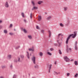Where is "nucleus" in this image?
Listing matches in <instances>:
<instances>
[{
    "mask_svg": "<svg viewBox=\"0 0 78 78\" xmlns=\"http://www.w3.org/2000/svg\"><path fill=\"white\" fill-rule=\"evenodd\" d=\"M48 33L49 34V37H51V31L50 30L48 31Z\"/></svg>",
    "mask_w": 78,
    "mask_h": 78,
    "instance_id": "obj_12",
    "label": "nucleus"
},
{
    "mask_svg": "<svg viewBox=\"0 0 78 78\" xmlns=\"http://www.w3.org/2000/svg\"><path fill=\"white\" fill-rule=\"evenodd\" d=\"M42 20V16H39V21H41Z\"/></svg>",
    "mask_w": 78,
    "mask_h": 78,
    "instance_id": "obj_26",
    "label": "nucleus"
},
{
    "mask_svg": "<svg viewBox=\"0 0 78 78\" xmlns=\"http://www.w3.org/2000/svg\"><path fill=\"white\" fill-rule=\"evenodd\" d=\"M14 31H16V29H14Z\"/></svg>",
    "mask_w": 78,
    "mask_h": 78,
    "instance_id": "obj_56",
    "label": "nucleus"
},
{
    "mask_svg": "<svg viewBox=\"0 0 78 78\" xmlns=\"http://www.w3.org/2000/svg\"><path fill=\"white\" fill-rule=\"evenodd\" d=\"M21 15L22 17H25V16H24V13H21Z\"/></svg>",
    "mask_w": 78,
    "mask_h": 78,
    "instance_id": "obj_24",
    "label": "nucleus"
},
{
    "mask_svg": "<svg viewBox=\"0 0 78 78\" xmlns=\"http://www.w3.org/2000/svg\"><path fill=\"white\" fill-rule=\"evenodd\" d=\"M75 50H78V47H77V46H75Z\"/></svg>",
    "mask_w": 78,
    "mask_h": 78,
    "instance_id": "obj_35",
    "label": "nucleus"
},
{
    "mask_svg": "<svg viewBox=\"0 0 78 78\" xmlns=\"http://www.w3.org/2000/svg\"><path fill=\"white\" fill-rule=\"evenodd\" d=\"M24 22H26V20H24Z\"/></svg>",
    "mask_w": 78,
    "mask_h": 78,
    "instance_id": "obj_49",
    "label": "nucleus"
},
{
    "mask_svg": "<svg viewBox=\"0 0 78 78\" xmlns=\"http://www.w3.org/2000/svg\"><path fill=\"white\" fill-rule=\"evenodd\" d=\"M29 51H34V49H31V48H30L29 49Z\"/></svg>",
    "mask_w": 78,
    "mask_h": 78,
    "instance_id": "obj_21",
    "label": "nucleus"
},
{
    "mask_svg": "<svg viewBox=\"0 0 78 78\" xmlns=\"http://www.w3.org/2000/svg\"><path fill=\"white\" fill-rule=\"evenodd\" d=\"M59 54H60V55H61V54H62V52H61V50H59Z\"/></svg>",
    "mask_w": 78,
    "mask_h": 78,
    "instance_id": "obj_31",
    "label": "nucleus"
},
{
    "mask_svg": "<svg viewBox=\"0 0 78 78\" xmlns=\"http://www.w3.org/2000/svg\"><path fill=\"white\" fill-rule=\"evenodd\" d=\"M74 34H72L70 35L68 37L66 41V43L67 44H68L69 43V40L70 39V37H72L73 38H75V37L76 36V34H77V32L76 31L74 32Z\"/></svg>",
    "mask_w": 78,
    "mask_h": 78,
    "instance_id": "obj_1",
    "label": "nucleus"
},
{
    "mask_svg": "<svg viewBox=\"0 0 78 78\" xmlns=\"http://www.w3.org/2000/svg\"><path fill=\"white\" fill-rule=\"evenodd\" d=\"M20 58H21V59H20ZM20 58L19 57L17 59H16L15 60V62H21L23 60V59L24 58V56L23 55H20Z\"/></svg>",
    "mask_w": 78,
    "mask_h": 78,
    "instance_id": "obj_2",
    "label": "nucleus"
},
{
    "mask_svg": "<svg viewBox=\"0 0 78 78\" xmlns=\"http://www.w3.org/2000/svg\"><path fill=\"white\" fill-rule=\"evenodd\" d=\"M55 64L56 65L57 64V63L55 62Z\"/></svg>",
    "mask_w": 78,
    "mask_h": 78,
    "instance_id": "obj_50",
    "label": "nucleus"
},
{
    "mask_svg": "<svg viewBox=\"0 0 78 78\" xmlns=\"http://www.w3.org/2000/svg\"><path fill=\"white\" fill-rule=\"evenodd\" d=\"M20 48V46H18L17 47H16V49H18V48Z\"/></svg>",
    "mask_w": 78,
    "mask_h": 78,
    "instance_id": "obj_30",
    "label": "nucleus"
},
{
    "mask_svg": "<svg viewBox=\"0 0 78 78\" xmlns=\"http://www.w3.org/2000/svg\"><path fill=\"white\" fill-rule=\"evenodd\" d=\"M78 74L76 73V75H75V78H77V77H78Z\"/></svg>",
    "mask_w": 78,
    "mask_h": 78,
    "instance_id": "obj_27",
    "label": "nucleus"
},
{
    "mask_svg": "<svg viewBox=\"0 0 78 78\" xmlns=\"http://www.w3.org/2000/svg\"><path fill=\"white\" fill-rule=\"evenodd\" d=\"M30 19H32V13H31L30 14Z\"/></svg>",
    "mask_w": 78,
    "mask_h": 78,
    "instance_id": "obj_33",
    "label": "nucleus"
},
{
    "mask_svg": "<svg viewBox=\"0 0 78 78\" xmlns=\"http://www.w3.org/2000/svg\"><path fill=\"white\" fill-rule=\"evenodd\" d=\"M27 58H28V59H30V56H29V53H28V51H27Z\"/></svg>",
    "mask_w": 78,
    "mask_h": 78,
    "instance_id": "obj_10",
    "label": "nucleus"
},
{
    "mask_svg": "<svg viewBox=\"0 0 78 78\" xmlns=\"http://www.w3.org/2000/svg\"><path fill=\"white\" fill-rule=\"evenodd\" d=\"M60 36H63L64 35L62 34V33L59 34L58 35V36H57L58 39H59V37H60Z\"/></svg>",
    "mask_w": 78,
    "mask_h": 78,
    "instance_id": "obj_6",
    "label": "nucleus"
},
{
    "mask_svg": "<svg viewBox=\"0 0 78 78\" xmlns=\"http://www.w3.org/2000/svg\"><path fill=\"white\" fill-rule=\"evenodd\" d=\"M50 70L51 69H49V71H48L49 73H50Z\"/></svg>",
    "mask_w": 78,
    "mask_h": 78,
    "instance_id": "obj_48",
    "label": "nucleus"
},
{
    "mask_svg": "<svg viewBox=\"0 0 78 78\" xmlns=\"http://www.w3.org/2000/svg\"><path fill=\"white\" fill-rule=\"evenodd\" d=\"M47 54L48 55H49L50 56H51L52 55V54L51 53H50V52H47Z\"/></svg>",
    "mask_w": 78,
    "mask_h": 78,
    "instance_id": "obj_14",
    "label": "nucleus"
},
{
    "mask_svg": "<svg viewBox=\"0 0 78 78\" xmlns=\"http://www.w3.org/2000/svg\"><path fill=\"white\" fill-rule=\"evenodd\" d=\"M38 8L37 7H34L33 9H32V10H33L34 9H37Z\"/></svg>",
    "mask_w": 78,
    "mask_h": 78,
    "instance_id": "obj_13",
    "label": "nucleus"
},
{
    "mask_svg": "<svg viewBox=\"0 0 78 78\" xmlns=\"http://www.w3.org/2000/svg\"><path fill=\"white\" fill-rule=\"evenodd\" d=\"M30 55H31V54H30Z\"/></svg>",
    "mask_w": 78,
    "mask_h": 78,
    "instance_id": "obj_58",
    "label": "nucleus"
},
{
    "mask_svg": "<svg viewBox=\"0 0 78 78\" xmlns=\"http://www.w3.org/2000/svg\"><path fill=\"white\" fill-rule=\"evenodd\" d=\"M31 3L33 5V6H34V5H35V4H34V3L33 1H31Z\"/></svg>",
    "mask_w": 78,
    "mask_h": 78,
    "instance_id": "obj_28",
    "label": "nucleus"
},
{
    "mask_svg": "<svg viewBox=\"0 0 78 78\" xmlns=\"http://www.w3.org/2000/svg\"><path fill=\"white\" fill-rule=\"evenodd\" d=\"M35 59H36L35 57H33L31 59L33 62L34 63V64H36V62H35Z\"/></svg>",
    "mask_w": 78,
    "mask_h": 78,
    "instance_id": "obj_4",
    "label": "nucleus"
},
{
    "mask_svg": "<svg viewBox=\"0 0 78 78\" xmlns=\"http://www.w3.org/2000/svg\"><path fill=\"white\" fill-rule=\"evenodd\" d=\"M66 50L67 53H69V50H70V51H71V50H72V48H69V46L67 45Z\"/></svg>",
    "mask_w": 78,
    "mask_h": 78,
    "instance_id": "obj_5",
    "label": "nucleus"
},
{
    "mask_svg": "<svg viewBox=\"0 0 78 78\" xmlns=\"http://www.w3.org/2000/svg\"><path fill=\"white\" fill-rule=\"evenodd\" d=\"M5 6L6 8H8L9 7V5L8 3V2H6L5 4Z\"/></svg>",
    "mask_w": 78,
    "mask_h": 78,
    "instance_id": "obj_7",
    "label": "nucleus"
},
{
    "mask_svg": "<svg viewBox=\"0 0 78 78\" xmlns=\"http://www.w3.org/2000/svg\"><path fill=\"white\" fill-rule=\"evenodd\" d=\"M52 18V16H49L47 18V20H50Z\"/></svg>",
    "mask_w": 78,
    "mask_h": 78,
    "instance_id": "obj_8",
    "label": "nucleus"
},
{
    "mask_svg": "<svg viewBox=\"0 0 78 78\" xmlns=\"http://www.w3.org/2000/svg\"><path fill=\"white\" fill-rule=\"evenodd\" d=\"M12 65L10 66V68H12Z\"/></svg>",
    "mask_w": 78,
    "mask_h": 78,
    "instance_id": "obj_46",
    "label": "nucleus"
},
{
    "mask_svg": "<svg viewBox=\"0 0 78 78\" xmlns=\"http://www.w3.org/2000/svg\"><path fill=\"white\" fill-rule=\"evenodd\" d=\"M36 28L37 29H39V26H37V27H36Z\"/></svg>",
    "mask_w": 78,
    "mask_h": 78,
    "instance_id": "obj_39",
    "label": "nucleus"
},
{
    "mask_svg": "<svg viewBox=\"0 0 78 78\" xmlns=\"http://www.w3.org/2000/svg\"><path fill=\"white\" fill-rule=\"evenodd\" d=\"M51 66H52L51 65H50L49 69H50V70H51Z\"/></svg>",
    "mask_w": 78,
    "mask_h": 78,
    "instance_id": "obj_36",
    "label": "nucleus"
},
{
    "mask_svg": "<svg viewBox=\"0 0 78 78\" xmlns=\"http://www.w3.org/2000/svg\"><path fill=\"white\" fill-rule=\"evenodd\" d=\"M28 37L29 39H31V38H32V37H31V35H28Z\"/></svg>",
    "mask_w": 78,
    "mask_h": 78,
    "instance_id": "obj_20",
    "label": "nucleus"
},
{
    "mask_svg": "<svg viewBox=\"0 0 78 78\" xmlns=\"http://www.w3.org/2000/svg\"><path fill=\"white\" fill-rule=\"evenodd\" d=\"M23 31L24 32V33H27V30H25V29H23Z\"/></svg>",
    "mask_w": 78,
    "mask_h": 78,
    "instance_id": "obj_17",
    "label": "nucleus"
},
{
    "mask_svg": "<svg viewBox=\"0 0 78 78\" xmlns=\"http://www.w3.org/2000/svg\"><path fill=\"white\" fill-rule=\"evenodd\" d=\"M2 26H0V29H2Z\"/></svg>",
    "mask_w": 78,
    "mask_h": 78,
    "instance_id": "obj_44",
    "label": "nucleus"
},
{
    "mask_svg": "<svg viewBox=\"0 0 78 78\" xmlns=\"http://www.w3.org/2000/svg\"><path fill=\"white\" fill-rule=\"evenodd\" d=\"M7 58L9 59H10L11 58V55H8L7 56Z\"/></svg>",
    "mask_w": 78,
    "mask_h": 78,
    "instance_id": "obj_9",
    "label": "nucleus"
},
{
    "mask_svg": "<svg viewBox=\"0 0 78 78\" xmlns=\"http://www.w3.org/2000/svg\"><path fill=\"white\" fill-rule=\"evenodd\" d=\"M77 41H76V42L75 43V46H77Z\"/></svg>",
    "mask_w": 78,
    "mask_h": 78,
    "instance_id": "obj_38",
    "label": "nucleus"
},
{
    "mask_svg": "<svg viewBox=\"0 0 78 78\" xmlns=\"http://www.w3.org/2000/svg\"><path fill=\"white\" fill-rule=\"evenodd\" d=\"M53 50H54V49H53V48H52L50 49V51H53Z\"/></svg>",
    "mask_w": 78,
    "mask_h": 78,
    "instance_id": "obj_34",
    "label": "nucleus"
},
{
    "mask_svg": "<svg viewBox=\"0 0 78 78\" xmlns=\"http://www.w3.org/2000/svg\"><path fill=\"white\" fill-rule=\"evenodd\" d=\"M45 14H47V13L46 12H45Z\"/></svg>",
    "mask_w": 78,
    "mask_h": 78,
    "instance_id": "obj_55",
    "label": "nucleus"
},
{
    "mask_svg": "<svg viewBox=\"0 0 78 78\" xmlns=\"http://www.w3.org/2000/svg\"><path fill=\"white\" fill-rule=\"evenodd\" d=\"M70 73H67V76H69V75H70Z\"/></svg>",
    "mask_w": 78,
    "mask_h": 78,
    "instance_id": "obj_37",
    "label": "nucleus"
},
{
    "mask_svg": "<svg viewBox=\"0 0 78 78\" xmlns=\"http://www.w3.org/2000/svg\"><path fill=\"white\" fill-rule=\"evenodd\" d=\"M65 0V1H67V0Z\"/></svg>",
    "mask_w": 78,
    "mask_h": 78,
    "instance_id": "obj_57",
    "label": "nucleus"
},
{
    "mask_svg": "<svg viewBox=\"0 0 78 78\" xmlns=\"http://www.w3.org/2000/svg\"><path fill=\"white\" fill-rule=\"evenodd\" d=\"M54 73L55 75H58V74H60V73H57L56 72L54 71Z\"/></svg>",
    "mask_w": 78,
    "mask_h": 78,
    "instance_id": "obj_11",
    "label": "nucleus"
},
{
    "mask_svg": "<svg viewBox=\"0 0 78 78\" xmlns=\"http://www.w3.org/2000/svg\"><path fill=\"white\" fill-rule=\"evenodd\" d=\"M13 78H16V75L14 74L13 76Z\"/></svg>",
    "mask_w": 78,
    "mask_h": 78,
    "instance_id": "obj_29",
    "label": "nucleus"
},
{
    "mask_svg": "<svg viewBox=\"0 0 78 78\" xmlns=\"http://www.w3.org/2000/svg\"><path fill=\"white\" fill-rule=\"evenodd\" d=\"M2 20H0V23H2Z\"/></svg>",
    "mask_w": 78,
    "mask_h": 78,
    "instance_id": "obj_52",
    "label": "nucleus"
},
{
    "mask_svg": "<svg viewBox=\"0 0 78 78\" xmlns=\"http://www.w3.org/2000/svg\"><path fill=\"white\" fill-rule=\"evenodd\" d=\"M64 10L65 11H67V7H65L64 8Z\"/></svg>",
    "mask_w": 78,
    "mask_h": 78,
    "instance_id": "obj_32",
    "label": "nucleus"
},
{
    "mask_svg": "<svg viewBox=\"0 0 78 78\" xmlns=\"http://www.w3.org/2000/svg\"><path fill=\"white\" fill-rule=\"evenodd\" d=\"M38 20H39V16H38Z\"/></svg>",
    "mask_w": 78,
    "mask_h": 78,
    "instance_id": "obj_53",
    "label": "nucleus"
},
{
    "mask_svg": "<svg viewBox=\"0 0 78 78\" xmlns=\"http://www.w3.org/2000/svg\"><path fill=\"white\" fill-rule=\"evenodd\" d=\"M61 41H62L63 39V38H61Z\"/></svg>",
    "mask_w": 78,
    "mask_h": 78,
    "instance_id": "obj_47",
    "label": "nucleus"
},
{
    "mask_svg": "<svg viewBox=\"0 0 78 78\" xmlns=\"http://www.w3.org/2000/svg\"><path fill=\"white\" fill-rule=\"evenodd\" d=\"M38 4L39 5V1L38 2Z\"/></svg>",
    "mask_w": 78,
    "mask_h": 78,
    "instance_id": "obj_54",
    "label": "nucleus"
},
{
    "mask_svg": "<svg viewBox=\"0 0 78 78\" xmlns=\"http://www.w3.org/2000/svg\"><path fill=\"white\" fill-rule=\"evenodd\" d=\"M71 61H73V60L72 59V60H71Z\"/></svg>",
    "mask_w": 78,
    "mask_h": 78,
    "instance_id": "obj_51",
    "label": "nucleus"
},
{
    "mask_svg": "<svg viewBox=\"0 0 78 78\" xmlns=\"http://www.w3.org/2000/svg\"><path fill=\"white\" fill-rule=\"evenodd\" d=\"M67 22H68V23H69V20H67Z\"/></svg>",
    "mask_w": 78,
    "mask_h": 78,
    "instance_id": "obj_45",
    "label": "nucleus"
},
{
    "mask_svg": "<svg viewBox=\"0 0 78 78\" xmlns=\"http://www.w3.org/2000/svg\"><path fill=\"white\" fill-rule=\"evenodd\" d=\"M12 27V24H10V27Z\"/></svg>",
    "mask_w": 78,
    "mask_h": 78,
    "instance_id": "obj_42",
    "label": "nucleus"
},
{
    "mask_svg": "<svg viewBox=\"0 0 78 78\" xmlns=\"http://www.w3.org/2000/svg\"><path fill=\"white\" fill-rule=\"evenodd\" d=\"M41 31L42 33H44V30H41Z\"/></svg>",
    "mask_w": 78,
    "mask_h": 78,
    "instance_id": "obj_41",
    "label": "nucleus"
},
{
    "mask_svg": "<svg viewBox=\"0 0 78 78\" xmlns=\"http://www.w3.org/2000/svg\"><path fill=\"white\" fill-rule=\"evenodd\" d=\"M4 33H5V34H6V33H7V30H4Z\"/></svg>",
    "mask_w": 78,
    "mask_h": 78,
    "instance_id": "obj_23",
    "label": "nucleus"
},
{
    "mask_svg": "<svg viewBox=\"0 0 78 78\" xmlns=\"http://www.w3.org/2000/svg\"><path fill=\"white\" fill-rule=\"evenodd\" d=\"M58 41H59V40H58L57 42L58 43V46L60 47V46H61V43L58 42Z\"/></svg>",
    "mask_w": 78,
    "mask_h": 78,
    "instance_id": "obj_15",
    "label": "nucleus"
},
{
    "mask_svg": "<svg viewBox=\"0 0 78 78\" xmlns=\"http://www.w3.org/2000/svg\"><path fill=\"white\" fill-rule=\"evenodd\" d=\"M9 34H10V35H12V34H13L12 33H9Z\"/></svg>",
    "mask_w": 78,
    "mask_h": 78,
    "instance_id": "obj_43",
    "label": "nucleus"
},
{
    "mask_svg": "<svg viewBox=\"0 0 78 78\" xmlns=\"http://www.w3.org/2000/svg\"><path fill=\"white\" fill-rule=\"evenodd\" d=\"M34 68L36 69H37L38 68V65H36L34 66Z\"/></svg>",
    "mask_w": 78,
    "mask_h": 78,
    "instance_id": "obj_25",
    "label": "nucleus"
},
{
    "mask_svg": "<svg viewBox=\"0 0 78 78\" xmlns=\"http://www.w3.org/2000/svg\"><path fill=\"white\" fill-rule=\"evenodd\" d=\"M40 56L42 57L43 56V53L42 52H40Z\"/></svg>",
    "mask_w": 78,
    "mask_h": 78,
    "instance_id": "obj_19",
    "label": "nucleus"
},
{
    "mask_svg": "<svg viewBox=\"0 0 78 78\" xmlns=\"http://www.w3.org/2000/svg\"><path fill=\"white\" fill-rule=\"evenodd\" d=\"M74 63H75V65H76V66L78 65V61H75L74 62Z\"/></svg>",
    "mask_w": 78,
    "mask_h": 78,
    "instance_id": "obj_16",
    "label": "nucleus"
},
{
    "mask_svg": "<svg viewBox=\"0 0 78 78\" xmlns=\"http://www.w3.org/2000/svg\"><path fill=\"white\" fill-rule=\"evenodd\" d=\"M44 3V1H39V5H41L42 4V3Z\"/></svg>",
    "mask_w": 78,
    "mask_h": 78,
    "instance_id": "obj_18",
    "label": "nucleus"
},
{
    "mask_svg": "<svg viewBox=\"0 0 78 78\" xmlns=\"http://www.w3.org/2000/svg\"><path fill=\"white\" fill-rule=\"evenodd\" d=\"M63 58L66 62H70V59L67 56H64Z\"/></svg>",
    "mask_w": 78,
    "mask_h": 78,
    "instance_id": "obj_3",
    "label": "nucleus"
},
{
    "mask_svg": "<svg viewBox=\"0 0 78 78\" xmlns=\"http://www.w3.org/2000/svg\"><path fill=\"white\" fill-rule=\"evenodd\" d=\"M60 25L61 27H64V24H62V23H60Z\"/></svg>",
    "mask_w": 78,
    "mask_h": 78,
    "instance_id": "obj_22",
    "label": "nucleus"
},
{
    "mask_svg": "<svg viewBox=\"0 0 78 78\" xmlns=\"http://www.w3.org/2000/svg\"><path fill=\"white\" fill-rule=\"evenodd\" d=\"M2 69H4V68H5V67H6V66H2Z\"/></svg>",
    "mask_w": 78,
    "mask_h": 78,
    "instance_id": "obj_40",
    "label": "nucleus"
}]
</instances>
